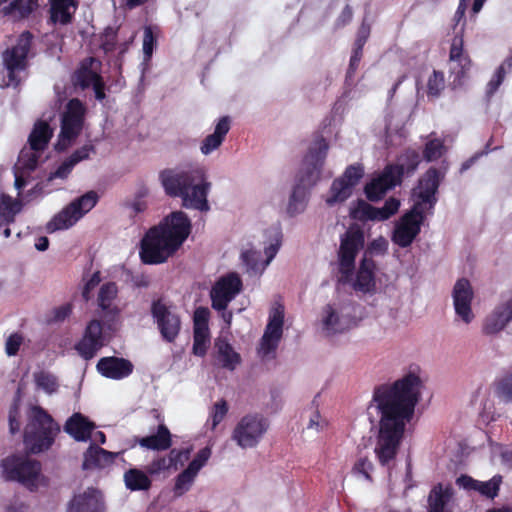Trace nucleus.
Listing matches in <instances>:
<instances>
[{
    "label": "nucleus",
    "instance_id": "1",
    "mask_svg": "<svg viewBox=\"0 0 512 512\" xmlns=\"http://www.w3.org/2000/svg\"><path fill=\"white\" fill-rule=\"evenodd\" d=\"M421 386L416 369L393 384L381 385L374 390L367 415L371 423H378L374 452L383 466H390L397 455L406 424L420 399Z\"/></svg>",
    "mask_w": 512,
    "mask_h": 512
},
{
    "label": "nucleus",
    "instance_id": "2",
    "mask_svg": "<svg viewBox=\"0 0 512 512\" xmlns=\"http://www.w3.org/2000/svg\"><path fill=\"white\" fill-rule=\"evenodd\" d=\"M191 223L182 211L172 212L141 240L140 258L145 264H161L170 258L190 234Z\"/></svg>",
    "mask_w": 512,
    "mask_h": 512
},
{
    "label": "nucleus",
    "instance_id": "3",
    "mask_svg": "<svg viewBox=\"0 0 512 512\" xmlns=\"http://www.w3.org/2000/svg\"><path fill=\"white\" fill-rule=\"evenodd\" d=\"M440 183L438 170L430 168L413 189L412 209L396 223L392 241L400 247H408L420 232L425 213L430 212L436 203V191Z\"/></svg>",
    "mask_w": 512,
    "mask_h": 512
},
{
    "label": "nucleus",
    "instance_id": "4",
    "mask_svg": "<svg viewBox=\"0 0 512 512\" xmlns=\"http://www.w3.org/2000/svg\"><path fill=\"white\" fill-rule=\"evenodd\" d=\"M364 246V233L358 226H351L341 236L338 265L341 281L351 284L355 291L367 293L374 289V261L366 255L354 275L355 259Z\"/></svg>",
    "mask_w": 512,
    "mask_h": 512
},
{
    "label": "nucleus",
    "instance_id": "5",
    "mask_svg": "<svg viewBox=\"0 0 512 512\" xmlns=\"http://www.w3.org/2000/svg\"><path fill=\"white\" fill-rule=\"evenodd\" d=\"M160 179L166 193L181 197L185 208L201 212L210 209L207 195L211 183L207 181L203 167L195 166L181 171L165 170L160 174Z\"/></svg>",
    "mask_w": 512,
    "mask_h": 512
},
{
    "label": "nucleus",
    "instance_id": "6",
    "mask_svg": "<svg viewBox=\"0 0 512 512\" xmlns=\"http://www.w3.org/2000/svg\"><path fill=\"white\" fill-rule=\"evenodd\" d=\"M328 148V143L323 138H317L310 146L303 162L304 175L301 176L300 184L294 187L289 199L287 211L290 215L304 211L308 189L315 185L320 178Z\"/></svg>",
    "mask_w": 512,
    "mask_h": 512
},
{
    "label": "nucleus",
    "instance_id": "7",
    "mask_svg": "<svg viewBox=\"0 0 512 512\" xmlns=\"http://www.w3.org/2000/svg\"><path fill=\"white\" fill-rule=\"evenodd\" d=\"M59 426L39 406H32L28 412V423L24 430V443L32 453L47 450L59 432Z\"/></svg>",
    "mask_w": 512,
    "mask_h": 512
},
{
    "label": "nucleus",
    "instance_id": "8",
    "mask_svg": "<svg viewBox=\"0 0 512 512\" xmlns=\"http://www.w3.org/2000/svg\"><path fill=\"white\" fill-rule=\"evenodd\" d=\"M419 164V155L416 151L409 150L401 155L397 164L388 165L383 172L373 178L365 187L369 200H379L388 190L400 183L404 173H412Z\"/></svg>",
    "mask_w": 512,
    "mask_h": 512
},
{
    "label": "nucleus",
    "instance_id": "9",
    "mask_svg": "<svg viewBox=\"0 0 512 512\" xmlns=\"http://www.w3.org/2000/svg\"><path fill=\"white\" fill-rule=\"evenodd\" d=\"M270 423L260 413L243 415L234 425L230 438L241 449L256 448L268 432Z\"/></svg>",
    "mask_w": 512,
    "mask_h": 512
},
{
    "label": "nucleus",
    "instance_id": "10",
    "mask_svg": "<svg viewBox=\"0 0 512 512\" xmlns=\"http://www.w3.org/2000/svg\"><path fill=\"white\" fill-rule=\"evenodd\" d=\"M31 40L32 35L29 32H23L19 36L16 45L3 52L2 63L7 71V77L2 80L0 87H16L21 82L19 74L27 67V55L30 50Z\"/></svg>",
    "mask_w": 512,
    "mask_h": 512
},
{
    "label": "nucleus",
    "instance_id": "11",
    "mask_svg": "<svg viewBox=\"0 0 512 512\" xmlns=\"http://www.w3.org/2000/svg\"><path fill=\"white\" fill-rule=\"evenodd\" d=\"M98 201V195L89 191L76 198L61 211L53 216L47 223L46 230L53 233L58 230H66L74 226L85 214L94 208Z\"/></svg>",
    "mask_w": 512,
    "mask_h": 512
},
{
    "label": "nucleus",
    "instance_id": "12",
    "mask_svg": "<svg viewBox=\"0 0 512 512\" xmlns=\"http://www.w3.org/2000/svg\"><path fill=\"white\" fill-rule=\"evenodd\" d=\"M2 466L6 478L16 480L31 490L43 482L40 463L27 456L7 457L2 461Z\"/></svg>",
    "mask_w": 512,
    "mask_h": 512
},
{
    "label": "nucleus",
    "instance_id": "13",
    "mask_svg": "<svg viewBox=\"0 0 512 512\" xmlns=\"http://www.w3.org/2000/svg\"><path fill=\"white\" fill-rule=\"evenodd\" d=\"M85 108L80 100L72 99L63 112L57 150L66 149L80 134L84 123Z\"/></svg>",
    "mask_w": 512,
    "mask_h": 512
},
{
    "label": "nucleus",
    "instance_id": "14",
    "mask_svg": "<svg viewBox=\"0 0 512 512\" xmlns=\"http://www.w3.org/2000/svg\"><path fill=\"white\" fill-rule=\"evenodd\" d=\"M352 307L348 304H327L321 313V329L327 335L342 333L354 325L351 315Z\"/></svg>",
    "mask_w": 512,
    "mask_h": 512
},
{
    "label": "nucleus",
    "instance_id": "15",
    "mask_svg": "<svg viewBox=\"0 0 512 512\" xmlns=\"http://www.w3.org/2000/svg\"><path fill=\"white\" fill-rule=\"evenodd\" d=\"M151 314L162 338L174 342L181 330V319L176 310L162 300L152 303Z\"/></svg>",
    "mask_w": 512,
    "mask_h": 512
},
{
    "label": "nucleus",
    "instance_id": "16",
    "mask_svg": "<svg viewBox=\"0 0 512 512\" xmlns=\"http://www.w3.org/2000/svg\"><path fill=\"white\" fill-rule=\"evenodd\" d=\"M284 324V308L281 305L274 307L269 315V321L261 338L258 353L261 357L272 355L282 337Z\"/></svg>",
    "mask_w": 512,
    "mask_h": 512
},
{
    "label": "nucleus",
    "instance_id": "17",
    "mask_svg": "<svg viewBox=\"0 0 512 512\" xmlns=\"http://www.w3.org/2000/svg\"><path fill=\"white\" fill-rule=\"evenodd\" d=\"M101 62L95 58H87L82 63L80 68L73 75V83L81 89H86L90 86L93 87L95 96L98 100L105 98L104 82L99 74Z\"/></svg>",
    "mask_w": 512,
    "mask_h": 512
},
{
    "label": "nucleus",
    "instance_id": "18",
    "mask_svg": "<svg viewBox=\"0 0 512 512\" xmlns=\"http://www.w3.org/2000/svg\"><path fill=\"white\" fill-rule=\"evenodd\" d=\"M241 288L242 281L238 274L228 273L222 276L216 281L210 292L212 307L215 310H226Z\"/></svg>",
    "mask_w": 512,
    "mask_h": 512
},
{
    "label": "nucleus",
    "instance_id": "19",
    "mask_svg": "<svg viewBox=\"0 0 512 512\" xmlns=\"http://www.w3.org/2000/svg\"><path fill=\"white\" fill-rule=\"evenodd\" d=\"M399 207L400 201L393 197L389 198L381 208H376L361 200L350 208V216L359 221H384L394 215Z\"/></svg>",
    "mask_w": 512,
    "mask_h": 512
},
{
    "label": "nucleus",
    "instance_id": "20",
    "mask_svg": "<svg viewBox=\"0 0 512 512\" xmlns=\"http://www.w3.org/2000/svg\"><path fill=\"white\" fill-rule=\"evenodd\" d=\"M211 454L210 447H204L197 452L187 468L176 477L173 489L175 495L181 496L192 487L199 471L206 465Z\"/></svg>",
    "mask_w": 512,
    "mask_h": 512
},
{
    "label": "nucleus",
    "instance_id": "21",
    "mask_svg": "<svg viewBox=\"0 0 512 512\" xmlns=\"http://www.w3.org/2000/svg\"><path fill=\"white\" fill-rule=\"evenodd\" d=\"M280 247V242L277 240L275 243L270 244L265 248V260H261V253L253 248L245 249L241 252V261L245 266V270L249 275H260L264 272L266 267L270 264L276 256Z\"/></svg>",
    "mask_w": 512,
    "mask_h": 512
},
{
    "label": "nucleus",
    "instance_id": "22",
    "mask_svg": "<svg viewBox=\"0 0 512 512\" xmlns=\"http://www.w3.org/2000/svg\"><path fill=\"white\" fill-rule=\"evenodd\" d=\"M472 299L473 291L468 280H458L453 289V304L456 315L466 324L474 319L471 308Z\"/></svg>",
    "mask_w": 512,
    "mask_h": 512
},
{
    "label": "nucleus",
    "instance_id": "23",
    "mask_svg": "<svg viewBox=\"0 0 512 512\" xmlns=\"http://www.w3.org/2000/svg\"><path fill=\"white\" fill-rule=\"evenodd\" d=\"M103 345L102 324L99 320H92L87 325L83 338L76 345V350L84 359L89 360Z\"/></svg>",
    "mask_w": 512,
    "mask_h": 512
},
{
    "label": "nucleus",
    "instance_id": "24",
    "mask_svg": "<svg viewBox=\"0 0 512 512\" xmlns=\"http://www.w3.org/2000/svg\"><path fill=\"white\" fill-rule=\"evenodd\" d=\"M502 481L501 475H495L488 481H479L468 475H461L457 478L456 483L465 490L476 491L484 497L494 499L498 496Z\"/></svg>",
    "mask_w": 512,
    "mask_h": 512
},
{
    "label": "nucleus",
    "instance_id": "25",
    "mask_svg": "<svg viewBox=\"0 0 512 512\" xmlns=\"http://www.w3.org/2000/svg\"><path fill=\"white\" fill-rule=\"evenodd\" d=\"M103 510L102 495L94 488H88L76 494L68 506V512H102Z\"/></svg>",
    "mask_w": 512,
    "mask_h": 512
},
{
    "label": "nucleus",
    "instance_id": "26",
    "mask_svg": "<svg viewBox=\"0 0 512 512\" xmlns=\"http://www.w3.org/2000/svg\"><path fill=\"white\" fill-rule=\"evenodd\" d=\"M96 368L102 376L120 380L132 373L133 364L124 358L103 357L98 361Z\"/></svg>",
    "mask_w": 512,
    "mask_h": 512
},
{
    "label": "nucleus",
    "instance_id": "27",
    "mask_svg": "<svg viewBox=\"0 0 512 512\" xmlns=\"http://www.w3.org/2000/svg\"><path fill=\"white\" fill-rule=\"evenodd\" d=\"M118 287L113 282L103 284L97 295V305L105 318L114 319L121 312L117 304Z\"/></svg>",
    "mask_w": 512,
    "mask_h": 512
},
{
    "label": "nucleus",
    "instance_id": "28",
    "mask_svg": "<svg viewBox=\"0 0 512 512\" xmlns=\"http://www.w3.org/2000/svg\"><path fill=\"white\" fill-rule=\"evenodd\" d=\"M512 321V297L498 305L487 317L484 324L486 334H495L503 330Z\"/></svg>",
    "mask_w": 512,
    "mask_h": 512
},
{
    "label": "nucleus",
    "instance_id": "29",
    "mask_svg": "<svg viewBox=\"0 0 512 512\" xmlns=\"http://www.w3.org/2000/svg\"><path fill=\"white\" fill-rule=\"evenodd\" d=\"M120 452H110L97 445H90L84 453L85 469L106 468L112 465Z\"/></svg>",
    "mask_w": 512,
    "mask_h": 512
},
{
    "label": "nucleus",
    "instance_id": "30",
    "mask_svg": "<svg viewBox=\"0 0 512 512\" xmlns=\"http://www.w3.org/2000/svg\"><path fill=\"white\" fill-rule=\"evenodd\" d=\"M449 60L452 73L456 75V79L460 80L470 68V59L463 52V38L461 36H455L453 38Z\"/></svg>",
    "mask_w": 512,
    "mask_h": 512
},
{
    "label": "nucleus",
    "instance_id": "31",
    "mask_svg": "<svg viewBox=\"0 0 512 512\" xmlns=\"http://www.w3.org/2000/svg\"><path fill=\"white\" fill-rule=\"evenodd\" d=\"M95 424L80 413L73 414L65 424V431L76 441L85 442L91 438Z\"/></svg>",
    "mask_w": 512,
    "mask_h": 512
},
{
    "label": "nucleus",
    "instance_id": "32",
    "mask_svg": "<svg viewBox=\"0 0 512 512\" xmlns=\"http://www.w3.org/2000/svg\"><path fill=\"white\" fill-rule=\"evenodd\" d=\"M230 129V121L228 117H222L215 126L212 134L205 137L203 140L200 151L203 155H209L217 150L223 143L226 134Z\"/></svg>",
    "mask_w": 512,
    "mask_h": 512
},
{
    "label": "nucleus",
    "instance_id": "33",
    "mask_svg": "<svg viewBox=\"0 0 512 512\" xmlns=\"http://www.w3.org/2000/svg\"><path fill=\"white\" fill-rule=\"evenodd\" d=\"M76 9V0H51L50 20L53 24L66 25L71 22Z\"/></svg>",
    "mask_w": 512,
    "mask_h": 512
},
{
    "label": "nucleus",
    "instance_id": "34",
    "mask_svg": "<svg viewBox=\"0 0 512 512\" xmlns=\"http://www.w3.org/2000/svg\"><path fill=\"white\" fill-rule=\"evenodd\" d=\"M53 135V129L43 120H38L31 131L28 143L34 150L44 151Z\"/></svg>",
    "mask_w": 512,
    "mask_h": 512
},
{
    "label": "nucleus",
    "instance_id": "35",
    "mask_svg": "<svg viewBox=\"0 0 512 512\" xmlns=\"http://www.w3.org/2000/svg\"><path fill=\"white\" fill-rule=\"evenodd\" d=\"M141 447L151 450H167L171 446V434L165 425H159L157 433L137 439Z\"/></svg>",
    "mask_w": 512,
    "mask_h": 512
},
{
    "label": "nucleus",
    "instance_id": "36",
    "mask_svg": "<svg viewBox=\"0 0 512 512\" xmlns=\"http://www.w3.org/2000/svg\"><path fill=\"white\" fill-rule=\"evenodd\" d=\"M217 359L224 368L234 370L241 362L240 355L234 350L230 343L224 339H217L215 342Z\"/></svg>",
    "mask_w": 512,
    "mask_h": 512
},
{
    "label": "nucleus",
    "instance_id": "37",
    "mask_svg": "<svg viewBox=\"0 0 512 512\" xmlns=\"http://www.w3.org/2000/svg\"><path fill=\"white\" fill-rule=\"evenodd\" d=\"M37 7L38 0H14L2 9V13L17 21L28 17Z\"/></svg>",
    "mask_w": 512,
    "mask_h": 512
},
{
    "label": "nucleus",
    "instance_id": "38",
    "mask_svg": "<svg viewBox=\"0 0 512 512\" xmlns=\"http://www.w3.org/2000/svg\"><path fill=\"white\" fill-rule=\"evenodd\" d=\"M452 498V489L438 485L432 489L429 495V512H450L448 503Z\"/></svg>",
    "mask_w": 512,
    "mask_h": 512
},
{
    "label": "nucleus",
    "instance_id": "39",
    "mask_svg": "<svg viewBox=\"0 0 512 512\" xmlns=\"http://www.w3.org/2000/svg\"><path fill=\"white\" fill-rule=\"evenodd\" d=\"M90 147L84 146L76 150L67 160H65L57 170L49 176V180L54 178L65 179L72 171L73 167L82 160L89 157Z\"/></svg>",
    "mask_w": 512,
    "mask_h": 512
},
{
    "label": "nucleus",
    "instance_id": "40",
    "mask_svg": "<svg viewBox=\"0 0 512 512\" xmlns=\"http://www.w3.org/2000/svg\"><path fill=\"white\" fill-rule=\"evenodd\" d=\"M353 189H351L343 180L339 178L332 182V185L325 197V203L330 206H336L345 202L351 195Z\"/></svg>",
    "mask_w": 512,
    "mask_h": 512
},
{
    "label": "nucleus",
    "instance_id": "41",
    "mask_svg": "<svg viewBox=\"0 0 512 512\" xmlns=\"http://www.w3.org/2000/svg\"><path fill=\"white\" fill-rule=\"evenodd\" d=\"M148 475L147 471L137 468L129 469L124 473L125 485L131 491L148 490L151 486Z\"/></svg>",
    "mask_w": 512,
    "mask_h": 512
},
{
    "label": "nucleus",
    "instance_id": "42",
    "mask_svg": "<svg viewBox=\"0 0 512 512\" xmlns=\"http://www.w3.org/2000/svg\"><path fill=\"white\" fill-rule=\"evenodd\" d=\"M21 210V203L10 196L0 197V226L14 221L15 215Z\"/></svg>",
    "mask_w": 512,
    "mask_h": 512
},
{
    "label": "nucleus",
    "instance_id": "43",
    "mask_svg": "<svg viewBox=\"0 0 512 512\" xmlns=\"http://www.w3.org/2000/svg\"><path fill=\"white\" fill-rule=\"evenodd\" d=\"M42 152V150L32 149L31 146L25 147L20 152L17 167L27 172L33 171L39 163Z\"/></svg>",
    "mask_w": 512,
    "mask_h": 512
},
{
    "label": "nucleus",
    "instance_id": "44",
    "mask_svg": "<svg viewBox=\"0 0 512 512\" xmlns=\"http://www.w3.org/2000/svg\"><path fill=\"white\" fill-rule=\"evenodd\" d=\"M210 346L209 330L194 329L192 352L194 355L203 357Z\"/></svg>",
    "mask_w": 512,
    "mask_h": 512
},
{
    "label": "nucleus",
    "instance_id": "45",
    "mask_svg": "<svg viewBox=\"0 0 512 512\" xmlns=\"http://www.w3.org/2000/svg\"><path fill=\"white\" fill-rule=\"evenodd\" d=\"M147 473L150 476H160L164 475L171 470H173V466L171 465V459H169L168 455L166 456H160L155 459H153L148 465H147Z\"/></svg>",
    "mask_w": 512,
    "mask_h": 512
},
{
    "label": "nucleus",
    "instance_id": "46",
    "mask_svg": "<svg viewBox=\"0 0 512 512\" xmlns=\"http://www.w3.org/2000/svg\"><path fill=\"white\" fill-rule=\"evenodd\" d=\"M34 380L39 389L48 394L54 393L58 388L56 378L47 372L41 371L34 374Z\"/></svg>",
    "mask_w": 512,
    "mask_h": 512
},
{
    "label": "nucleus",
    "instance_id": "47",
    "mask_svg": "<svg viewBox=\"0 0 512 512\" xmlns=\"http://www.w3.org/2000/svg\"><path fill=\"white\" fill-rule=\"evenodd\" d=\"M364 169L363 166L360 164H354L348 166L343 175L339 177L340 180H343L344 183H346L351 189H354V187L358 184L360 179L363 177Z\"/></svg>",
    "mask_w": 512,
    "mask_h": 512
},
{
    "label": "nucleus",
    "instance_id": "48",
    "mask_svg": "<svg viewBox=\"0 0 512 512\" xmlns=\"http://www.w3.org/2000/svg\"><path fill=\"white\" fill-rule=\"evenodd\" d=\"M445 88L444 74L440 71H433L427 81V92L429 96L437 97Z\"/></svg>",
    "mask_w": 512,
    "mask_h": 512
},
{
    "label": "nucleus",
    "instance_id": "49",
    "mask_svg": "<svg viewBox=\"0 0 512 512\" xmlns=\"http://www.w3.org/2000/svg\"><path fill=\"white\" fill-rule=\"evenodd\" d=\"M193 451V447H186L182 449H172L170 450L168 457L171 459V465L173 466V471L178 470L179 467H182L186 461L190 458L191 452Z\"/></svg>",
    "mask_w": 512,
    "mask_h": 512
},
{
    "label": "nucleus",
    "instance_id": "50",
    "mask_svg": "<svg viewBox=\"0 0 512 512\" xmlns=\"http://www.w3.org/2000/svg\"><path fill=\"white\" fill-rule=\"evenodd\" d=\"M497 396L504 402L512 403V374L504 376L497 384Z\"/></svg>",
    "mask_w": 512,
    "mask_h": 512
},
{
    "label": "nucleus",
    "instance_id": "51",
    "mask_svg": "<svg viewBox=\"0 0 512 512\" xmlns=\"http://www.w3.org/2000/svg\"><path fill=\"white\" fill-rule=\"evenodd\" d=\"M228 412V406L225 400L217 401L210 412L211 429L214 430L222 422Z\"/></svg>",
    "mask_w": 512,
    "mask_h": 512
},
{
    "label": "nucleus",
    "instance_id": "52",
    "mask_svg": "<svg viewBox=\"0 0 512 512\" xmlns=\"http://www.w3.org/2000/svg\"><path fill=\"white\" fill-rule=\"evenodd\" d=\"M444 153V146L440 140H430L424 149V157L427 161H433L440 158Z\"/></svg>",
    "mask_w": 512,
    "mask_h": 512
},
{
    "label": "nucleus",
    "instance_id": "53",
    "mask_svg": "<svg viewBox=\"0 0 512 512\" xmlns=\"http://www.w3.org/2000/svg\"><path fill=\"white\" fill-rule=\"evenodd\" d=\"M506 64L509 67H511L512 66V61H510V60L505 61L504 64L501 65L496 70L495 74L493 75L492 79L489 81V83L487 85L488 94H493L498 89V87L501 85V83L503 82L504 77H505L504 65H506Z\"/></svg>",
    "mask_w": 512,
    "mask_h": 512
},
{
    "label": "nucleus",
    "instance_id": "54",
    "mask_svg": "<svg viewBox=\"0 0 512 512\" xmlns=\"http://www.w3.org/2000/svg\"><path fill=\"white\" fill-rule=\"evenodd\" d=\"M23 343L22 335L18 333L11 334L5 343V352L8 356H14L19 351L20 346Z\"/></svg>",
    "mask_w": 512,
    "mask_h": 512
},
{
    "label": "nucleus",
    "instance_id": "55",
    "mask_svg": "<svg viewBox=\"0 0 512 512\" xmlns=\"http://www.w3.org/2000/svg\"><path fill=\"white\" fill-rule=\"evenodd\" d=\"M100 282V273H93L83 286L82 297L84 298V300L88 301L91 298V292L100 284Z\"/></svg>",
    "mask_w": 512,
    "mask_h": 512
},
{
    "label": "nucleus",
    "instance_id": "56",
    "mask_svg": "<svg viewBox=\"0 0 512 512\" xmlns=\"http://www.w3.org/2000/svg\"><path fill=\"white\" fill-rule=\"evenodd\" d=\"M209 311L206 308H198L194 313V329L209 330Z\"/></svg>",
    "mask_w": 512,
    "mask_h": 512
},
{
    "label": "nucleus",
    "instance_id": "57",
    "mask_svg": "<svg viewBox=\"0 0 512 512\" xmlns=\"http://www.w3.org/2000/svg\"><path fill=\"white\" fill-rule=\"evenodd\" d=\"M388 241L384 237L380 236L374 239L368 247V252L373 255H383L388 249Z\"/></svg>",
    "mask_w": 512,
    "mask_h": 512
},
{
    "label": "nucleus",
    "instance_id": "58",
    "mask_svg": "<svg viewBox=\"0 0 512 512\" xmlns=\"http://www.w3.org/2000/svg\"><path fill=\"white\" fill-rule=\"evenodd\" d=\"M154 46V36L152 29L150 27H146L144 29L143 36V52L147 58H150L153 53Z\"/></svg>",
    "mask_w": 512,
    "mask_h": 512
},
{
    "label": "nucleus",
    "instance_id": "59",
    "mask_svg": "<svg viewBox=\"0 0 512 512\" xmlns=\"http://www.w3.org/2000/svg\"><path fill=\"white\" fill-rule=\"evenodd\" d=\"M72 313V304L66 303L63 304L53 311V320L56 322L64 321L66 318H68Z\"/></svg>",
    "mask_w": 512,
    "mask_h": 512
},
{
    "label": "nucleus",
    "instance_id": "60",
    "mask_svg": "<svg viewBox=\"0 0 512 512\" xmlns=\"http://www.w3.org/2000/svg\"><path fill=\"white\" fill-rule=\"evenodd\" d=\"M372 469V463L367 458H361L354 466V472L359 473L370 480L369 471Z\"/></svg>",
    "mask_w": 512,
    "mask_h": 512
},
{
    "label": "nucleus",
    "instance_id": "61",
    "mask_svg": "<svg viewBox=\"0 0 512 512\" xmlns=\"http://www.w3.org/2000/svg\"><path fill=\"white\" fill-rule=\"evenodd\" d=\"M18 407H13L9 412V429L11 434H15L20 430V422L18 421Z\"/></svg>",
    "mask_w": 512,
    "mask_h": 512
},
{
    "label": "nucleus",
    "instance_id": "62",
    "mask_svg": "<svg viewBox=\"0 0 512 512\" xmlns=\"http://www.w3.org/2000/svg\"><path fill=\"white\" fill-rule=\"evenodd\" d=\"M130 216L135 217L147 209V203L142 199H135L129 205Z\"/></svg>",
    "mask_w": 512,
    "mask_h": 512
},
{
    "label": "nucleus",
    "instance_id": "63",
    "mask_svg": "<svg viewBox=\"0 0 512 512\" xmlns=\"http://www.w3.org/2000/svg\"><path fill=\"white\" fill-rule=\"evenodd\" d=\"M370 34V27L367 25H362L359 29L357 39L355 41V46H358L359 49H363L368 37Z\"/></svg>",
    "mask_w": 512,
    "mask_h": 512
},
{
    "label": "nucleus",
    "instance_id": "64",
    "mask_svg": "<svg viewBox=\"0 0 512 512\" xmlns=\"http://www.w3.org/2000/svg\"><path fill=\"white\" fill-rule=\"evenodd\" d=\"M499 455L501 457L502 464L507 468H512V450L499 446Z\"/></svg>",
    "mask_w": 512,
    "mask_h": 512
}]
</instances>
